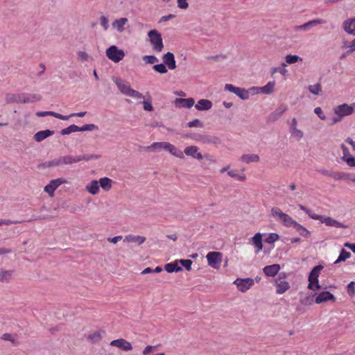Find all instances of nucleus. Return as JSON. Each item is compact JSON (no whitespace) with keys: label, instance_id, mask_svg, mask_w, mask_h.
Listing matches in <instances>:
<instances>
[{"label":"nucleus","instance_id":"56","mask_svg":"<svg viewBox=\"0 0 355 355\" xmlns=\"http://www.w3.org/2000/svg\"><path fill=\"white\" fill-rule=\"evenodd\" d=\"M100 24L104 31H107L108 29V28H109L108 19H107V17L105 16L102 15L100 17Z\"/></svg>","mask_w":355,"mask_h":355},{"label":"nucleus","instance_id":"42","mask_svg":"<svg viewBox=\"0 0 355 355\" xmlns=\"http://www.w3.org/2000/svg\"><path fill=\"white\" fill-rule=\"evenodd\" d=\"M76 132H79L78 126L73 124L66 128L62 129L61 130V134L62 135H66Z\"/></svg>","mask_w":355,"mask_h":355},{"label":"nucleus","instance_id":"35","mask_svg":"<svg viewBox=\"0 0 355 355\" xmlns=\"http://www.w3.org/2000/svg\"><path fill=\"white\" fill-rule=\"evenodd\" d=\"M81 161L80 155L79 156H71L65 155L62 156V163L64 164H72Z\"/></svg>","mask_w":355,"mask_h":355},{"label":"nucleus","instance_id":"28","mask_svg":"<svg viewBox=\"0 0 355 355\" xmlns=\"http://www.w3.org/2000/svg\"><path fill=\"white\" fill-rule=\"evenodd\" d=\"M36 115L40 117L46 116H52L57 119H61V120H68L69 116H66L64 115L60 114L57 112H54L52 111H44V112H36Z\"/></svg>","mask_w":355,"mask_h":355},{"label":"nucleus","instance_id":"62","mask_svg":"<svg viewBox=\"0 0 355 355\" xmlns=\"http://www.w3.org/2000/svg\"><path fill=\"white\" fill-rule=\"evenodd\" d=\"M188 126L190 128H191V127H202V124L199 119H196L191 121H189L188 123Z\"/></svg>","mask_w":355,"mask_h":355},{"label":"nucleus","instance_id":"21","mask_svg":"<svg viewBox=\"0 0 355 355\" xmlns=\"http://www.w3.org/2000/svg\"><path fill=\"white\" fill-rule=\"evenodd\" d=\"M213 103L208 99H200L195 105V107L198 111H207L211 109Z\"/></svg>","mask_w":355,"mask_h":355},{"label":"nucleus","instance_id":"48","mask_svg":"<svg viewBox=\"0 0 355 355\" xmlns=\"http://www.w3.org/2000/svg\"><path fill=\"white\" fill-rule=\"evenodd\" d=\"M61 165H63L62 157H59L47 162V166L49 167L58 166Z\"/></svg>","mask_w":355,"mask_h":355},{"label":"nucleus","instance_id":"63","mask_svg":"<svg viewBox=\"0 0 355 355\" xmlns=\"http://www.w3.org/2000/svg\"><path fill=\"white\" fill-rule=\"evenodd\" d=\"M343 48L345 49H347V53H351L355 51V49H354L353 46H352V42L351 43H349L347 42H345L343 46Z\"/></svg>","mask_w":355,"mask_h":355},{"label":"nucleus","instance_id":"32","mask_svg":"<svg viewBox=\"0 0 355 355\" xmlns=\"http://www.w3.org/2000/svg\"><path fill=\"white\" fill-rule=\"evenodd\" d=\"M164 269L166 272L171 273L173 272H179L182 270V268L178 266V261L176 260L173 262L167 263L164 266Z\"/></svg>","mask_w":355,"mask_h":355},{"label":"nucleus","instance_id":"41","mask_svg":"<svg viewBox=\"0 0 355 355\" xmlns=\"http://www.w3.org/2000/svg\"><path fill=\"white\" fill-rule=\"evenodd\" d=\"M314 296H315V294L310 295L308 296H302V295L300 297V302L303 305H306V306L311 305L313 303V297Z\"/></svg>","mask_w":355,"mask_h":355},{"label":"nucleus","instance_id":"11","mask_svg":"<svg viewBox=\"0 0 355 355\" xmlns=\"http://www.w3.org/2000/svg\"><path fill=\"white\" fill-rule=\"evenodd\" d=\"M67 182L66 180L63 178H57L50 181V182L46 185L44 188V191L47 193L49 196L53 197L54 196V191L62 184Z\"/></svg>","mask_w":355,"mask_h":355},{"label":"nucleus","instance_id":"1","mask_svg":"<svg viewBox=\"0 0 355 355\" xmlns=\"http://www.w3.org/2000/svg\"><path fill=\"white\" fill-rule=\"evenodd\" d=\"M112 179L104 177L98 180H93L85 185V190L92 195H97L100 192V187L104 191H109L112 187Z\"/></svg>","mask_w":355,"mask_h":355},{"label":"nucleus","instance_id":"52","mask_svg":"<svg viewBox=\"0 0 355 355\" xmlns=\"http://www.w3.org/2000/svg\"><path fill=\"white\" fill-rule=\"evenodd\" d=\"M157 345H148L146 346L143 352H142V354L143 355H148L150 354V353L155 352L157 350Z\"/></svg>","mask_w":355,"mask_h":355},{"label":"nucleus","instance_id":"29","mask_svg":"<svg viewBox=\"0 0 355 355\" xmlns=\"http://www.w3.org/2000/svg\"><path fill=\"white\" fill-rule=\"evenodd\" d=\"M42 99V96L40 94H30L26 97H19L17 103H28L39 101Z\"/></svg>","mask_w":355,"mask_h":355},{"label":"nucleus","instance_id":"17","mask_svg":"<svg viewBox=\"0 0 355 355\" xmlns=\"http://www.w3.org/2000/svg\"><path fill=\"white\" fill-rule=\"evenodd\" d=\"M162 60L164 62V64L170 69L173 70L176 68V62L175 60V56L173 53L171 52H167L165 53L163 57Z\"/></svg>","mask_w":355,"mask_h":355},{"label":"nucleus","instance_id":"14","mask_svg":"<svg viewBox=\"0 0 355 355\" xmlns=\"http://www.w3.org/2000/svg\"><path fill=\"white\" fill-rule=\"evenodd\" d=\"M170 143L166 141L153 142L150 146L144 148L145 150L149 152H160L162 150H168Z\"/></svg>","mask_w":355,"mask_h":355},{"label":"nucleus","instance_id":"55","mask_svg":"<svg viewBox=\"0 0 355 355\" xmlns=\"http://www.w3.org/2000/svg\"><path fill=\"white\" fill-rule=\"evenodd\" d=\"M298 207H299V208H300L302 211H304L306 214H308V215H309V216L311 218H312V219H313V216H318V214H316L313 213V212H312V211H311V209H309L306 208L305 206H304V205H298Z\"/></svg>","mask_w":355,"mask_h":355},{"label":"nucleus","instance_id":"3","mask_svg":"<svg viewBox=\"0 0 355 355\" xmlns=\"http://www.w3.org/2000/svg\"><path fill=\"white\" fill-rule=\"evenodd\" d=\"M272 216L284 226L293 227L297 221L288 214L283 212L279 207H275L271 209Z\"/></svg>","mask_w":355,"mask_h":355},{"label":"nucleus","instance_id":"20","mask_svg":"<svg viewBox=\"0 0 355 355\" xmlns=\"http://www.w3.org/2000/svg\"><path fill=\"white\" fill-rule=\"evenodd\" d=\"M334 300H335V297L333 294L329 291H323L317 295L315 300V302L316 304H321Z\"/></svg>","mask_w":355,"mask_h":355},{"label":"nucleus","instance_id":"7","mask_svg":"<svg viewBox=\"0 0 355 355\" xmlns=\"http://www.w3.org/2000/svg\"><path fill=\"white\" fill-rule=\"evenodd\" d=\"M208 265L214 269H218L222 263L223 254L219 252H209L206 255Z\"/></svg>","mask_w":355,"mask_h":355},{"label":"nucleus","instance_id":"37","mask_svg":"<svg viewBox=\"0 0 355 355\" xmlns=\"http://www.w3.org/2000/svg\"><path fill=\"white\" fill-rule=\"evenodd\" d=\"M12 275V270H6L3 269H0V281L3 282H8Z\"/></svg>","mask_w":355,"mask_h":355},{"label":"nucleus","instance_id":"49","mask_svg":"<svg viewBox=\"0 0 355 355\" xmlns=\"http://www.w3.org/2000/svg\"><path fill=\"white\" fill-rule=\"evenodd\" d=\"M79 132L92 131L98 129V126L95 124H87L82 127H78Z\"/></svg>","mask_w":355,"mask_h":355},{"label":"nucleus","instance_id":"23","mask_svg":"<svg viewBox=\"0 0 355 355\" xmlns=\"http://www.w3.org/2000/svg\"><path fill=\"white\" fill-rule=\"evenodd\" d=\"M279 264H272L266 266L263 268L264 274L268 277H275L280 270Z\"/></svg>","mask_w":355,"mask_h":355},{"label":"nucleus","instance_id":"27","mask_svg":"<svg viewBox=\"0 0 355 355\" xmlns=\"http://www.w3.org/2000/svg\"><path fill=\"white\" fill-rule=\"evenodd\" d=\"M54 132L50 130H41L37 132L34 135V139L36 141L40 142L49 137L53 135Z\"/></svg>","mask_w":355,"mask_h":355},{"label":"nucleus","instance_id":"36","mask_svg":"<svg viewBox=\"0 0 355 355\" xmlns=\"http://www.w3.org/2000/svg\"><path fill=\"white\" fill-rule=\"evenodd\" d=\"M275 82L270 81L266 85L262 87V93L265 94H271L275 92Z\"/></svg>","mask_w":355,"mask_h":355},{"label":"nucleus","instance_id":"40","mask_svg":"<svg viewBox=\"0 0 355 355\" xmlns=\"http://www.w3.org/2000/svg\"><path fill=\"white\" fill-rule=\"evenodd\" d=\"M77 59L81 62H87L91 59V56L85 51H78L77 52Z\"/></svg>","mask_w":355,"mask_h":355},{"label":"nucleus","instance_id":"60","mask_svg":"<svg viewBox=\"0 0 355 355\" xmlns=\"http://www.w3.org/2000/svg\"><path fill=\"white\" fill-rule=\"evenodd\" d=\"M143 105H144V110L150 111V112L153 110V107L151 104V101H150V98L148 100L144 101Z\"/></svg>","mask_w":355,"mask_h":355},{"label":"nucleus","instance_id":"18","mask_svg":"<svg viewBox=\"0 0 355 355\" xmlns=\"http://www.w3.org/2000/svg\"><path fill=\"white\" fill-rule=\"evenodd\" d=\"M128 22V19L126 17H121L117 19H115L112 23V26L114 30L116 31L118 33H123L125 31V25Z\"/></svg>","mask_w":355,"mask_h":355},{"label":"nucleus","instance_id":"9","mask_svg":"<svg viewBox=\"0 0 355 355\" xmlns=\"http://www.w3.org/2000/svg\"><path fill=\"white\" fill-rule=\"evenodd\" d=\"M354 111V105H349L346 103L338 105L334 108V113L336 116L341 117L349 116L353 114Z\"/></svg>","mask_w":355,"mask_h":355},{"label":"nucleus","instance_id":"34","mask_svg":"<svg viewBox=\"0 0 355 355\" xmlns=\"http://www.w3.org/2000/svg\"><path fill=\"white\" fill-rule=\"evenodd\" d=\"M293 228L302 236L309 238L311 235V232L305 227L298 223L297 222L294 225Z\"/></svg>","mask_w":355,"mask_h":355},{"label":"nucleus","instance_id":"10","mask_svg":"<svg viewBox=\"0 0 355 355\" xmlns=\"http://www.w3.org/2000/svg\"><path fill=\"white\" fill-rule=\"evenodd\" d=\"M233 283L236 286L239 291L245 293L254 284V281L251 278H237Z\"/></svg>","mask_w":355,"mask_h":355},{"label":"nucleus","instance_id":"39","mask_svg":"<svg viewBox=\"0 0 355 355\" xmlns=\"http://www.w3.org/2000/svg\"><path fill=\"white\" fill-rule=\"evenodd\" d=\"M350 257H351L350 252L343 249L340 252L338 258L335 261L334 263L337 264L341 261H345V260L349 259Z\"/></svg>","mask_w":355,"mask_h":355},{"label":"nucleus","instance_id":"4","mask_svg":"<svg viewBox=\"0 0 355 355\" xmlns=\"http://www.w3.org/2000/svg\"><path fill=\"white\" fill-rule=\"evenodd\" d=\"M323 266L321 265H318L315 266L311 271L309 275V284L308 288L312 291H318L320 288V285L319 284L318 277L320 274L321 270H322Z\"/></svg>","mask_w":355,"mask_h":355},{"label":"nucleus","instance_id":"64","mask_svg":"<svg viewBox=\"0 0 355 355\" xmlns=\"http://www.w3.org/2000/svg\"><path fill=\"white\" fill-rule=\"evenodd\" d=\"M343 161H345L349 166L355 167V159L353 157L350 156Z\"/></svg>","mask_w":355,"mask_h":355},{"label":"nucleus","instance_id":"8","mask_svg":"<svg viewBox=\"0 0 355 355\" xmlns=\"http://www.w3.org/2000/svg\"><path fill=\"white\" fill-rule=\"evenodd\" d=\"M313 220H318L321 223H324L327 226L334 227L337 228H347V226L331 217L324 215H318L313 216Z\"/></svg>","mask_w":355,"mask_h":355},{"label":"nucleus","instance_id":"47","mask_svg":"<svg viewBox=\"0 0 355 355\" xmlns=\"http://www.w3.org/2000/svg\"><path fill=\"white\" fill-rule=\"evenodd\" d=\"M143 60L146 64H153L159 61L158 58L155 55H144Z\"/></svg>","mask_w":355,"mask_h":355},{"label":"nucleus","instance_id":"38","mask_svg":"<svg viewBox=\"0 0 355 355\" xmlns=\"http://www.w3.org/2000/svg\"><path fill=\"white\" fill-rule=\"evenodd\" d=\"M290 133L291 135V137L298 141H300L304 137L303 131L297 128L291 129Z\"/></svg>","mask_w":355,"mask_h":355},{"label":"nucleus","instance_id":"53","mask_svg":"<svg viewBox=\"0 0 355 355\" xmlns=\"http://www.w3.org/2000/svg\"><path fill=\"white\" fill-rule=\"evenodd\" d=\"M101 338V333L100 331H96L92 334H90L88 336V339L92 340L94 343L98 342Z\"/></svg>","mask_w":355,"mask_h":355},{"label":"nucleus","instance_id":"13","mask_svg":"<svg viewBox=\"0 0 355 355\" xmlns=\"http://www.w3.org/2000/svg\"><path fill=\"white\" fill-rule=\"evenodd\" d=\"M326 21L324 19H315L311 20L306 23H304L302 25L297 26L295 27V31H308L311 30L313 26L320 25V24H324Z\"/></svg>","mask_w":355,"mask_h":355},{"label":"nucleus","instance_id":"31","mask_svg":"<svg viewBox=\"0 0 355 355\" xmlns=\"http://www.w3.org/2000/svg\"><path fill=\"white\" fill-rule=\"evenodd\" d=\"M288 107L286 105H279L276 110L271 114V118L273 120L279 119L284 112L287 110Z\"/></svg>","mask_w":355,"mask_h":355},{"label":"nucleus","instance_id":"12","mask_svg":"<svg viewBox=\"0 0 355 355\" xmlns=\"http://www.w3.org/2000/svg\"><path fill=\"white\" fill-rule=\"evenodd\" d=\"M225 89L236 94L243 100H246L249 98V93L248 90L244 88L235 87L232 84H226L225 85Z\"/></svg>","mask_w":355,"mask_h":355},{"label":"nucleus","instance_id":"59","mask_svg":"<svg viewBox=\"0 0 355 355\" xmlns=\"http://www.w3.org/2000/svg\"><path fill=\"white\" fill-rule=\"evenodd\" d=\"M314 112H315V114L318 115V116L321 120H325L326 119V116H325L324 114L323 113V111H322L321 107H315L314 109Z\"/></svg>","mask_w":355,"mask_h":355},{"label":"nucleus","instance_id":"58","mask_svg":"<svg viewBox=\"0 0 355 355\" xmlns=\"http://www.w3.org/2000/svg\"><path fill=\"white\" fill-rule=\"evenodd\" d=\"M188 0H177L178 7L186 10L189 7Z\"/></svg>","mask_w":355,"mask_h":355},{"label":"nucleus","instance_id":"45","mask_svg":"<svg viewBox=\"0 0 355 355\" xmlns=\"http://www.w3.org/2000/svg\"><path fill=\"white\" fill-rule=\"evenodd\" d=\"M227 174L231 178H235L239 181H245L246 180V176L244 174L239 175L234 170L228 171Z\"/></svg>","mask_w":355,"mask_h":355},{"label":"nucleus","instance_id":"16","mask_svg":"<svg viewBox=\"0 0 355 355\" xmlns=\"http://www.w3.org/2000/svg\"><path fill=\"white\" fill-rule=\"evenodd\" d=\"M174 104L176 107H181L184 108H191L195 105V101L193 98H175Z\"/></svg>","mask_w":355,"mask_h":355},{"label":"nucleus","instance_id":"15","mask_svg":"<svg viewBox=\"0 0 355 355\" xmlns=\"http://www.w3.org/2000/svg\"><path fill=\"white\" fill-rule=\"evenodd\" d=\"M110 345L125 352L131 351L132 349V344L123 338L114 340L111 341Z\"/></svg>","mask_w":355,"mask_h":355},{"label":"nucleus","instance_id":"19","mask_svg":"<svg viewBox=\"0 0 355 355\" xmlns=\"http://www.w3.org/2000/svg\"><path fill=\"white\" fill-rule=\"evenodd\" d=\"M184 153L187 156H190L196 159H202L203 155L201 153L198 152V148L196 146H190L184 148Z\"/></svg>","mask_w":355,"mask_h":355},{"label":"nucleus","instance_id":"6","mask_svg":"<svg viewBox=\"0 0 355 355\" xmlns=\"http://www.w3.org/2000/svg\"><path fill=\"white\" fill-rule=\"evenodd\" d=\"M106 56L112 62L118 63L121 61L124 56L125 53L123 50L119 49L116 46L112 45L105 51Z\"/></svg>","mask_w":355,"mask_h":355},{"label":"nucleus","instance_id":"30","mask_svg":"<svg viewBox=\"0 0 355 355\" xmlns=\"http://www.w3.org/2000/svg\"><path fill=\"white\" fill-rule=\"evenodd\" d=\"M240 160L246 164L258 162L259 161V157L257 154H243L241 155Z\"/></svg>","mask_w":355,"mask_h":355},{"label":"nucleus","instance_id":"22","mask_svg":"<svg viewBox=\"0 0 355 355\" xmlns=\"http://www.w3.org/2000/svg\"><path fill=\"white\" fill-rule=\"evenodd\" d=\"M146 239L145 236L129 234L125 236L123 241L126 243H134L137 245H140L145 242Z\"/></svg>","mask_w":355,"mask_h":355},{"label":"nucleus","instance_id":"2","mask_svg":"<svg viewBox=\"0 0 355 355\" xmlns=\"http://www.w3.org/2000/svg\"><path fill=\"white\" fill-rule=\"evenodd\" d=\"M113 81L116 85L119 91L127 96L134 98L135 99H141L144 98L141 93L133 89L129 83L124 81L119 78H113Z\"/></svg>","mask_w":355,"mask_h":355},{"label":"nucleus","instance_id":"43","mask_svg":"<svg viewBox=\"0 0 355 355\" xmlns=\"http://www.w3.org/2000/svg\"><path fill=\"white\" fill-rule=\"evenodd\" d=\"M287 64H295L299 61H302V58L297 55H287L285 58Z\"/></svg>","mask_w":355,"mask_h":355},{"label":"nucleus","instance_id":"57","mask_svg":"<svg viewBox=\"0 0 355 355\" xmlns=\"http://www.w3.org/2000/svg\"><path fill=\"white\" fill-rule=\"evenodd\" d=\"M100 155H80L81 161H89L92 159H98L100 158Z\"/></svg>","mask_w":355,"mask_h":355},{"label":"nucleus","instance_id":"5","mask_svg":"<svg viewBox=\"0 0 355 355\" xmlns=\"http://www.w3.org/2000/svg\"><path fill=\"white\" fill-rule=\"evenodd\" d=\"M149 41L153 49L156 52H161L164 49V44L161 34L157 30H151L148 33Z\"/></svg>","mask_w":355,"mask_h":355},{"label":"nucleus","instance_id":"24","mask_svg":"<svg viewBox=\"0 0 355 355\" xmlns=\"http://www.w3.org/2000/svg\"><path fill=\"white\" fill-rule=\"evenodd\" d=\"M276 293L279 295H282L287 291L290 288L289 283L285 280L281 279H276Z\"/></svg>","mask_w":355,"mask_h":355},{"label":"nucleus","instance_id":"61","mask_svg":"<svg viewBox=\"0 0 355 355\" xmlns=\"http://www.w3.org/2000/svg\"><path fill=\"white\" fill-rule=\"evenodd\" d=\"M340 148H341V149L343 150V155L342 157L343 160H344L351 156L347 146H345L344 144H341Z\"/></svg>","mask_w":355,"mask_h":355},{"label":"nucleus","instance_id":"26","mask_svg":"<svg viewBox=\"0 0 355 355\" xmlns=\"http://www.w3.org/2000/svg\"><path fill=\"white\" fill-rule=\"evenodd\" d=\"M250 242L257 249V252H259L263 249L262 244V234L259 232L255 234V235L251 238Z\"/></svg>","mask_w":355,"mask_h":355},{"label":"nucleus","instance_id":"50","mask_svg":"<svg viewBox=\"0 0 355 355\" xmlns=\"http://www.w3.org/2000/svg\"><path fill=\"white\" fill-rule=\"evenodd\" d=\"M279 239V236L276 233H270L266 239V242L268 243H273Z\"/></svg>","mask_w":355,"mask_h":355},{"label":"nucleus","instance_id":"54","mask_svg":"<svg viewBox=\"0 0 355 355\" xmlns=\"http://www.w3.org/2000/svg\"><path fill=\"white\" fill-rule=\"evenodd\" d=\"M298 207H299V208H300L302 211H304L306 214H308V215H309V216L311 218H312V219H313V216H318V214H316L313 213V212H312V211H311V209H309L306 208L305 206H304V205H298Z\"/></svg>","mask_w":355,"mask_h":355},{"label":"nucleus","instance_id":"51","mask_svg":"<svg viewBox=\"0 0 355 355\" xmlns=\"http://www.w3.org/2000/svg\"><path fill=\"white\" fill-rule=\"evenodd\" d=\"M187 270H191L192 261L190 259H180L178 261Z\"/></svg>","mask_w":355,"mask_h":355},{"label":"nucleus","instance_id":"33","mask_svg":"<svg viewBox=\"0 0 355 355\" xmlns=\"http://www.w3.org/2000/svg\"><path fill=\"white\" fill-rule=\"evenodd\" d=\"M167 151L172 155H173L176 157H178L180 159H184V153L181 150L178 148L176 146L171 144V143L169 144Z\"/></svg>","mask_w":355,"mask_h":355},{"label":"nucleus","instance_id":"46","mask_svg":"<svg viewBox=\"0 0 355 355\" xmlns=\"http://www.w3.org/2000/svg\"><path fill=\"white\" fill-rule=\"evenodd\" d=\"M153 69L154 71H155L156 72L161 73V74L166 73L168 71L166 66L162 63L158 64H155L153 67Z\"/></svg>","mask_w":355,"mask_h":355},{"label":"nucleus","instance_id":"44","mask_svg":"<svg viewBox=\"0 0 355 355\" xmlns=\"http://www.w3.org/2000/svg\"><path fill=\"white\" fill-rule=\"evenodd\" d=\"M308 89L311 94L314 95H319L322 92V87L320 84H315L309 85Z\"/></svg>","mask_w":355,"mask_h":355},{"label":"nucleus","instance_id":"25","mask_svg":"<svg viewBox=\"0 0 355 355\" xmlns=\"http://www.w3.org/2000/svg\"><path fill=\"white\" fill-rule=\"evenodd\" d=\"M343 28L347 33L355 35V18L345 20L343 24Z\"/></svg>","mask_w":355,"mask_h":355}]
</instances>
